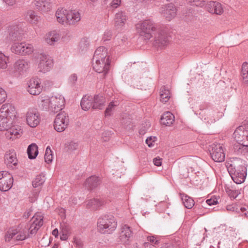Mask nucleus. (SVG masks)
Masks as SVG:
<instances>
[{"instance_id":"f257e3e1","label":"nucleus","mask_w":248,"mask_h":248,"mask_svg":"<svg viewBox=\"0 0 248 248\" xmlns=\"http://www.w3.org/2000/svg\"><path fill=\"white\" fill-rule=\"evenodd\" d=\"M30 227L29 228L28 233L21 232L17 233L16 239L17 241L24 240L31 237V235H35L39 229L43 225V217L40 213L35 214L30 221Z\"/></svg>"},{"instance_id":"f03ea898","label":"nucleus","mask_w":248,"mask_h":248,"mask_svg":"<svg viewBox=\"0 0 248 248\" xmlns=\"http://www.w3.org/2000/svg\"><path fill=\"white\" fill-rule=\"evenodd\" d=\"M158 26L151 20L147 19L139 22L136 25V29L139 35L145 40H149L153 37V33L155 32Z\"/></svg>"},{"instance_id":"7ed1b4c3","label":"nucleus","mask_w":248,"mask_h":248,"mask_svg":"<svg viewBox=\"0 0 248 248\" xmlns=\"http://www.w3.org/2000/svg\"><path fill=\"white\" fill-rule=\"evenodd\" d=\"M117 222L111 215H105L100 217L97 221V228L102 233H111L117 227Z\"/></svg>"},{"instance_id":"20e7f679","label":"nucleus","mask_w":248,"mask_h":248,"mask_svg":"<svg viewBox=\"0 0 248 248\" xmlns=\"http://www.w3.org/2000/svg\"><path fill=\"white\" fill-rule=\"evenodd\" d=\"M154 45L156 47L163 48L169 43L168 29L163 25L158 26L154 32Z\"/></svg>"},{"instance_id":"39448f33","label":"nucleus","mask_w":248,"mask_h":248,"mask_svg":"<svg viewBox=\"0 0 248 248\" xmlns=\"http://www.w3.org/2000/svg\"><path fill=\"white\" fill-rule=\"evenodd\" d=\"M228 170L232 179L236 184H240L245 181L247 176V169L244 165L236 166L232 164Z\"/></svg>"},{"instance_id":"423d86ee","label":"nucleus","mask_w":248,"mask_h":248,"mask_svg":"<svg viewBox=\"0 0 248 248\" xmlns=\"http://www.w3.org/2000/svg\"><path fill=\"white\" fill-rule=\"evenodd\" d=\"M208 150L212 159L217 162L224 161L225 155L222 145L219 143H213L209 146Z\"/></svg>"},{"instance_id":"0eeeda50","label":"nucleus","mask_w":248,"mask_h":248,"mask_svg":"<svg viewBox=\"0 0 248 248\" xmlns=\"http://www.w3.org/2000/svg\"><path fill=\"white\" fill-rule=\"evenodd\" d=\"M69 123L68 114L64 111L58 114L54 122V128L59 132L63 131L67 127Z\"/></svg>"},{"instance_id":"6e6552de","label":"nucleus","mask_w":248,"mask_h":248,"mask_svg":"<svg viewBox=\"0 0 248 248\" xmlns=\"http://www.w3.org/2000/svg\"><path fill=\"white\" fill-rule=\"evenodd\" d=\"M12 52L18 55H29L34 51V47L31 44L25 42L15 43L11 48Z\"/></svg>"},{"instance_id":"1a4fd4ad","label":"nucleus","mask_w":248,"mask_h":248,"mask_svg":"<svg viewBox=\"0 0 248 248\" xmlns=\"http://www.w3.org/2000/svg\"><path fill=\"white\" fill-rule=\"evenodd\" d=\"M92 62L94 70L98 73H102L104 77H105L109 70L110 63L109 57H108L106 60H98V61L93 60Z\"/></svg>"},{"instance_id":"9d476101","label":"nucleus","mask_w":248,"mask_h":248,"mask_svg":"<svg viewBox=\"0 0 248 248\" xmlns=\"http://www.w3.org/2000/svg\"><path fill=\"white\" fill-rule=\"evenodd\" d=\"M233 136L236 142L248 141V123L244 122L237 127Z\"/></svg>"},{"instance_id":"9b49d317","label":"nucleus","mask_w":248,"mask_h":248,"mask_svg":"<svg viewBox=\"0 0 248 248\" xmlns=\"http://www.w3.org/2000/svg\"><path fill=\"white\" fill-rule=\"evenodd\" d=\"M13 184V178L12 175L6 171H0V190L7 191L12 187Z\"/></svg>"},{"instance_id":"f8f14e48","label":"nucleus","mask_w":248,"mask_h":248,"mask_svg":"<svg viewBox=\"0 0 248 248\" xmlns=\"http://www.w3.org/2000/svg\"><path fill=\"white\" fill-rule=\"evenodd\" d=\"M26 121L28 124L31 127H35L40 123V114L36 109L30 108L26 115Z\"/></svg>"},{"instance_id":"ddd939ff","label":"nucleus","mask_w":248,"mask_h":248,"mask_svg":"<svg viewBox=\"0 0 248 248\" xmlns=\"http://www.w3.org/2000/svg\"><path fill=\"white\" fill-rule=\"evenodd\" d=\"M177 9L172 3L162 5L159 10L160 14L168 21H170L176 16Z\"/></svg>"},{"instance_id":"4468645a","label":"nucleus","mask_w":248,"mask_h":248,"mask_svg":"<svg viewBox=\"0 0 248 248\" xmlns=\"http://www.w3.org/2000/svg\"><path fill=\"white\" fill-rule=\"evenodd\" d=\"M64 98L61 95L58 94L51 96L50 97V111L54 113H57L61 110L64 106Z\"/></svg>"},{"instance_id":"2eb2a0df","label":"nucleus","mask_w":248,"mask_h":248,"mask_svg":"<svg viewBox=\"0 0 248 248\" xmlns=\"http://www.w3.org/2000/svg\"><path fill=\"white\" fill-rule=\"evenodd\" d=\"M53 61L46 55L41 54L38 64L39 71L46 73L53 66Z\"/></svg>"},{"instance_id":"dca6fc26","label":"nucleus","mask_w":248,"mask_h":248,"mask_svg":"<svg viewBox=\"0 0 248 248\" xmlns=\"http://www.w3.org/2000/svg\"><path fill=\"white\" fill-rule=\"evenodd\" d=\"M4 162L8 167L14 169L17 165V159L15 151L10 149L7 151L4 155Z\"/></svg>"},{"instance_id":"f3484780","label":"nucleus","mask_w":248,"mask_h":248,"mask_svg":"<svg viewBox=\"0 0 248 248\" xmlns=\"http://www.w3.org/2000/svg\"><path fill=\"white\" fill-rule=\"evenodd\" d=\"M40 79L38 78H32L28 83V91L32 95H36L40 93L42 88L40 85Z\"/></svg>"},{"instance_id":"a211bd4d","label":"nucleus","mask_w":248,"mask_h":248,"mask_svg":"<svg viewBox=\"0 0 248 248\" xmlns=\"http://www.w3.org/2000/svg\"><path fill=\"white\" fill-rule=\"evenodd\" d=\"M206 9L210 13L220 15L224 11L222 4L217 1H210L205 2Z\"/></svg>"},{"instance_id":"6ab92c4d","label":"nucleus","mask_w":248,"mask_h":248,"mask_svg":"<svg viewBox=\"0 0 248 248\" xmlns=\"http://www.w3.org/2000/svg\"><path fill=\"white\" fill-rule=\"evenodd\" d=\"M0 114L14 120L16 116V111L15 106L11 103L3 104L0 108Z\"/></svg>"},{"instance_id":"aec40b11","label":"nucleus","mask_w":248,"mask_h":248,"mask_svg":"<svg viewBox=\"0 0 248 248\" xmlns=\"http://www.w3.org/2000/svg\"><path fill=\"white\" fill-rule=\"evenodd\" d=\"M128 16L125 12L119 11L115 15L114 19V26L118 29H122L125 25Z\"/></svg>"},{"instance_id":"412c9836","label":"nucleus","mask_w":248,"mask_h":248,"mask_svg":"<svg viewBox=\"0 0 248 248\" xmlns=\"http://www.w3.org/2000/svg\"><path fill=\"white\" fill-rule=\"evenodd\" d=\"M6 138L12 140H13L20 136L22 133L20 127L18 125H11L10 127L5 130Z\"/></svg>"},{"instance_id":"4be33fe9","label":"nucleus","mask_w":248,"mask_h":248,"mask_svg":"<svg viewBox=\"0 0 248 248\" xmlns=\"http://www.w3.org/2000/svg\"><path fill=\"white\" fill-rule=\"evenodd\" d=\"M29 67L30 62L26 60H18L14 64V71L19 75L23 74Z\"/></svg>"},{"instance_id":"5701e85b","label":"nucleus","mask_w":248,"mask_h":248,"mask_svg":"<svg viewBox=\"0 0 248 248\" xmlns=\"http://www.w3.org/2000/svg\"><path fill=\"white\" fill-rule=\"evenodd\" d=\"M132 234V231L130 227L126 225H123L120 233V239L121 242L124 244H128Z\"/></svg>"},{"instance_id":"b1692460","label":"nucleus","mask_w":248,"mask_h":248,"mask_svg":"<svg viewBox=\"0 0 248 248\" xmlns=\"http://www.w3.org/2000/svg\"><path fill=\"white\" fill-rule=\"evenodd\" d=\"M36 8L42 12H47L50 10L51 3L48 0H34Z\"/></svg>"},{"instance_id":"393cba45","label":"nucleus","mask_w":248,"mask_h":248,"mask_svg":"<svg viewBox=\"0 0 248 248\" xmlns=\"http://www.w3.org/2000/svg\"><path fill=\"white\" fill-rule=\"evenodd\" d=\"M80 16L78 12L75 11H68L67 14V22L69 25H75L80 21Z\"/></svg>"},{"instance_id":"a878e982","label":"nucleus","mask_w":248,"mask_h":248,"mask_svg":"<svg viewBox=\"0 0 248 248\" xmlns=\"http://www.w3.org/2000/svg\"><path fill=\"white\" fill-rule=\"evenodd\" d=\"M234 152L237 155L248 153V141L237 142L233 146Z\"/></svg>"},{"instance_id":"bb28decb","label":"nucleus","mask_w":248,"mask_h":248,"mask_svg":"<svg viewBox=\"0 0 248 248\" xmlns=\"http://www.w3.org/2000/svg\"><path fill=\"white\" fill-rule=\"evenodd\" d=\"M107 49L104 46H100L98 47L94 52L93 60L98 61L102 60H106L108 57Z\"/></svg>"},{"instance_id":"cd10ccee","label":"nucleus","mask_w":248,"mask_h":248,"mask_svg":"<svg viewBox=\"0 0 248 248\" xmlns=\"http://www.w3.org/2000/svg\"><path fill=\"white\" fill-rule=\"evenodd\" d=\"M61 38L59 33L56 31H53L47 33L45 37L46 42L50 45H54V43L58 42Z\"/></svg>"},{"instance_id":"c85d7f7f","label":"nucleus","mask_w":248,"mask_h":248,"mask_svg":"<svg viewBox=\"0 0 248 248\" xmlns=\"http://www.w3.org/2000/svg\"><path fill=\"white\" fill-rule=\"evenodd\" d=\"M93 97L92 96H84L80 102V106L82 109L84 110H88L90 108L93 109Z\"/></svg>"},{"instance_id":"c756f323","label":"nucleus","mask_w":248,"mask_h":248,"mask_svg":"<svg viewBox=\"0 0 248 248\" xmlns=\"http://www.w3.org/2000/svg\"><path fill=\"white\" fill-rule=\"evenodd\" d=\"M13 120L7 116L0 114V131H5L9 128L13 124Z\"/></svg>"},{"instance_id":"7c9ffc66","label":"nucleus","mask_w":248,"mask_h":248,"mask_svg":"<svg viewBox=\"0 0 248 248\" xmlns=\"http://www.w3.org/2000/svg\"><path fill=\"white\" fill-rule=\"evenodd\" d=\"M93 99V109H102L104 107L106 99L103 96L95 95Z\"/></svg>"},{"instance_id":"2f4dec72","label":"nucleus","mask_w":248,"mask_h":248,"mask_svg":"<svg viewBox=\"0 0 248 248\" xmlns=\"http://www.w3.org/2000/svg\"><path fill=\"white\" fill-rule=\"evenodd\" d=\"M174 121V116L169 111L164 112L161 118V123L166 126H170Z\"/></svg>"},{"instance_id":"473e14b6","label":"nucleus","mask_w":248,"mask_h":248,"mask_svg":"<svg viewBox=\"0 0 248 248\" xmlns=\"http://www.w3.org/2000/svg\"><path fill=\"white\" fill-rule=\"evenodd\" d=\"M99 184V177L95 176H92L89 177L85 182V186L90 189L96 187Z\"/></svg>"},{"instance_id":"72a5a7b5","label":"nucleus","mask_w":248,"mask_h":248,"mask_svg":"<svg viewBox=\"0 0 248 248\" xmlns=\"http://www.w3.org/2000/svg\"><path fill=\"white\" fill-rule=\"evenodd\" d=\"M170 97V93L169 88L163 86L160 90V100L163 103L167 102Z\"/></svg>"},{"instance_id":"f704fd0d","label":"nucleus","mask_w":248,"mask_h":248,"mask_svg":"<svg viewBox=\"0 0 248 248\" xmlns=\"http://www.w3.org/2000/svg\"><path fill=\"white\" fill-rule=\"evenodd\" d=\"M180 197L186 208L190 209L194 205L195 202L191 197L184 193H181Z\"/></svg>"},{"instance_id":"c9c22d12","label":"nucleus","mask_w":248,"mask_h":248,"mask_svg":"<svg viewBox=\"0 0 248 248\" xmlns=\"http://www.w3.org/2000/svg\"><path fill=\"white\" fill-rule=\"evenodd\" d=\"M67 10L65 9H58L56 12V16L57 21L62 24L67 22Z\"/></svg>"},{"instance_id":"e433bc0d","label":"nucleus","mask_w":248,"mask_h":248,"mask_svg":"<svg viewBox=\"0 0 248 248\" xmlns=\"http://www.w3.org/2000/svg\"><path fill=\"white\" fill-rule=\"evenodd\" d=\"M27 152L30 159H35L38 154L37 145L35 143H31L28 146Z\"/></svg>"},{"instance_id":"4c0bfd02","label":"nucleus","mask_w":248,"mask_h":248,"mask_svg":"<svg viewBox=\"0 0 248 248\" xmlns=\"http://www.w3.org/2000/svg\"><path fill=\"white\" fill-rule=\"evenodd\" d=\"M104 204V202L97 199H93L89 200L87 203V207L93 210L98 209Z\"/></svg>"},{"instance_id":"58836bf2","label":"nucleus","mask_w":248,"mask_h":248,"mask_svg":"<svg viewBox=\"0 0 248 248\" xmlns=\"http://www.w3.org/2000/svg\"><path fill=\"white\" fill-rule=\"evenodd\" d=\"M14 29L13 31V28H11L9 32V36L8 37V39L10 41H16L21 39V36L19 32L18 28L17 27H14Z\"/></svg>"},{"instance_id":"ea45409f","label":"nucleus","mask_w":248,"mask_h":248,"mask_svg":"<svg viewBox=\"0 0 248 248\" xmlns=\"http://www.w3.org/2000/svg\"><path fill=\"white\" fill-rule=\"evenodd\" d=\"M46 181L45 176L43 174L37 175L33 180L32 184L34 187L42 186Z\"/></svg>"},{"instance_id":"a19ab883","label":"nucleus","mask_w":248,"mask_h":248,"mask_svg":"<svg viewBox=\"0 0 248 248\" xmlns=\"http://www.w3.org/2000/svg\"><path fill=\"white\" fill-rule=\"evenodd\" d=\"M241 76L243 83L248 84V63L245 62L243 63L241 70Z\"/></svg>"},{"instance_id":"79ce46f5","label":"nucleus","mask_w":248,"mask_h":248,"mask_svg":"<svg viewBox=\"0 0 248 248\" xmlns=\"http://www.w3.org/2000/svg\"><path fill=\"white\" fill-rule=\"evenodd\" d=\"M39 107L43 110H50V98L42 99L39 103Z\"/></svg>"},{"instance_id":"37998d69","label":"nucleus","mask_w":248,"mask_h":248,"mask_svg":"<svg viewBox=\"0 0 248 248\" xmlns=\"http://www.w3.org/2000/svg\"><path fill=\"white\" fill-rule=\"evenodd\" d=\"M90 45V41L87 38H83L81 39L79 43V49L81 52L85 51L87 50Z\"/></svg>"},{"instance_id":"c03bdc74","label":"nucleus","mask_w":248,"mask_h":248,"mask_svg":"<svg viewBox=\"0 0 248 248\" xmlns=\"http://www.w3.org/2000/svg\"><path fill=\"white\" fill-rule=\"evenodd\" d=\"M8 58L0 52V68L6 69L7 67Z\"/></svg>"},{"instance_id":"a18cd8bd","label":"nucleus","mask_w":248,"mask_h":248,"mask_svg":"<svg viewBox=\"0 0 248 248\" xmlns=\"http://www.w3.org/2000/svg\"><path fill=\"white\" fill-rule=\"evenodd\" d=\"M52 153V152L49 146L47 147L46 150L44 158L45 162L48 164L51 163L52 161L53 155Z\"/></svg>"},{"instance_id":"49530a36","label":"nucleus","mask_w":248,"mask_h":248,"mask_svg":"<svg viewBox=\"0 0 248 248\" xmlns=\"http://www.w3.org/2000/svg\"><path fill=\"white\" fill-rule=\"evenodd\" d=\"M78 144L77 142L71 141L66 144L65 148L67 151L71 152L78 149Z\"/></svg>"},{"instance_id":"de8ad7c7","label":"nucleus","mask_w":248,"mask_h":248,"mask_svg":"<svg viewBox=\"0 0 248 248\" xmlns=\"http://www.w3.org/2000/svg\"><path fill=\"white\" fill-rule=\"evenodd\" d=\"M226 191L229 196L232 199H235L240 194L238 190H234L229 187L226 188Z\"/></svg>"},{"instance_id":"09e8293b","label":"nucleus","mask_w":248,"mask_h":248,"mask_svg":"<svg viewBox=\"0 0 248 248\" xmlns=\"http://www.w3.org/2000/svg\"><path fill=\"white\" fill-rule=\"evenodd\" d=\"M28 14L29 16L28 20L32 24H35L38 20V17L35 15L33 11L29 12Z\"/></svg>"},{"instance_id":"8fccbe9b","label":"nucleus","mask_w":248,"mask_h":248,"mask_svg":"<svg viewBox=\"0 0 248 248\" xmlns=\"http://www.w3.org/2000/svg\"><path fill=\"white\" fill-rule=\"evenodd\" d=\"M17 232L16 231L8 232L5 236V241L7 242L10 241L17 234Z\"/></svg>"},{"instance_id":"3c124183","label":"nucleus","mask_w":248,"mask_h":248,"mask_svg":"<svg viewBox=\"0 0 248 248\" xmlns=\"http://www.w3.org/2000/svg\"><path fill=\"white\" fill-rule=\"evenodd\" d=\"M7 98V93L5 90L0 87V105L3 103Z\"/></svg>"},{"instance_id":"603ef678","label":"nucleus","mask_w":248,"mask_h":248,"mask_svg":"<svg viewBox=\"0 0 248 248\" xmlns=\"http://www.w3.org/2000/svg\"><path fill=\"white\" fill-rule=\"evenodd\" d=\"M121 0H112L110 3V7L112 9H116L121 5Z\"/></svg>"},{"instance_id":"864d4df0","label":"nucleus","mask_w":248,"mask_h":248,"mask_svg":"<svg viewBox=\"0 0 248 248\" xmlns=\"http://www.w3.org/2000/svg\"><path fill=\"white\" fill-rule=\"evenodd\" d=\"M112 33L110 31H106L104 34L102 40L104 41L109 40L112 37Z\"/></svg>"},{"instance_id":"5fc2aeb1","label":"nucleus","mask_w":248,"mask_h":248,"mask_svg":"<svg viewBox=\"0 0 248 248\" xmlns=\"http://www.w3.org/2000/svg\"><path fill=\"white\" fill-rule=\"evenodd\" d=\"M116 105H114L113 102H110L105 110V115H110V113L112 111V108Z\"/></svg>"},{"instance_id":"6e6d98bb","label":"nucleus","mask_w":248,"mask_h":248,"mask_svg":"<svg viewBox=\"0 0 248 248\" xmlns=\"http://www.w3.org/2000/svg\"><path fill=\"white\" fill-rule=\"evenodd\" d=\"M188 1L191 3H195V5L200 7L204 6L205 4V1L203 0H188Z\"/></svg>"},{"instance_id":"4d7b16f0","label":"nucleus","mask_w":248,"mask_h":248,"mask_svg":"<svg viewBox=\"0 0 248 248\" xmlns=\"http://www.w3.org/2000/svg\"><path fill=\"white\" fill-rule=\"evenodd\" d=\"M206 202L207 204L210 206L216 205L218 203L216 197H212L210 199H207Z\"/></svg>"},{"instance_id":"13d9d810","label":"nucleus","mask_w":248,"mask_h":248,"mask_svg":"<svg viewBox=\"0 0 248 248\" xmlns=\"http://www.w3.org/2000/svg\"><path fill=\"white\" fill-rule=\"evenodd\" d=\"M155 137H150L147 138L146 140V143L148 145L149 147H152L154 146L153 142L155 141Z\"/></svg>"},{"instance_id":"bf43d9fd","label":"nucleus","mask_w":248,"mask_h":248,"mask_svg":"<svg viewBox=\"0 0 248 248\" xmlns=\"http://www.w3.org/2000/svg\"><path fill=\"white\" fill-rule=\"evenodd\" d=\"M77 79V75L76 74H72L69 78V82L72 84H75Z\"/></svg>"},{"instance_id":"052dcab7","label":"nucleus","mask_w":248,"mask_h":248,"mask_svg":"<svg viewBox=\"0 0 248 248\" xmlns=\"http://www.w3.org/2000/svg\"><path fill=\"white\" fill-rule=\"evenodd\" d=\"M153 162L155 165L156 166H160L162 164V158L157 157L153 159Z\"/></svg>"},{"instance_id":"680f3d73","label":"nucleus","mask_w":248,"mask_h":248,"mask_svg":"<svg viewBox=\"0 0 248 248\" xmlns=\"http://www.w3.org/2000/svg\"><path fill=\"white\" fill-rule=\"evenodd\" d=\"M57 212L62 218H64L65 217V210L62 208H58Z\"/></svg>"},{"instance_id":"e2e57ef3","label":"nucleus","mask_w":248,"mask_h":248,"mask_svg":"<svg viewBox=\"0 0 248 248\" xmlns=\"http://www.w3.org/2000/svg\"><path fill=\"white\" fill-rule=\"evenodd\" d=\"M240 211L242 213V216H244L248 218V207H241Z\"/></svg>"},{"instance_id":"0e129e2a","label":"nucleus","mask_w":248,"mask_h":248,"mask_svg":"<svg viewBox=\"0 0 248 248\" xmlns=\"http://www.w3.org/2000/svg\"><path fill=\"white\" fill-rule=\"evenodd\" d=\"M3 1L9 6H13L16 3V0H3Z\"/></svg>"},{"instance_id":"69168bd1","label":"nucleus","mask_w":248,"mask_h":248,"mask_svg":"<svg viewBox=\"0 0 248 248\" xmlns=\"http://www.w3.org/2000/svg\"><path fill=\"white\" fill-rule=\"evenodd\" d=\"M148 240L151 243L156 244L158 241L154 236H149L148 237Z\"/></svg>"},{"instance_id":"338daca9","label":"nucleus","mask_w":248,"mask_h":248,"mask_svg":"<svg viewBox=\"0 0 248 248\" xmlns=\"http://www.w3.org/2000/svg\"><path fill=\"white\" fill-rule=\"evenodd\" d=\"M52 234L53 235H54L55 237H58L59 232L58 230L57 229H55L52 232Z\"/></svg>"},{"instance_id":"774afa93","label":"nucleus","mask_w":248,"mask_h":248,"mask_svg":"<svg viewBox=\"0 0 248 248\" xmlns=\"http://www.w3.org/2000/svg\"><path fill=\"white\" fill-rule=\"evenodd\" d=\"M226 208L227 210L232 211H234L235 209V207L231 205H227Z\"/></svg>"}]
</instances>
